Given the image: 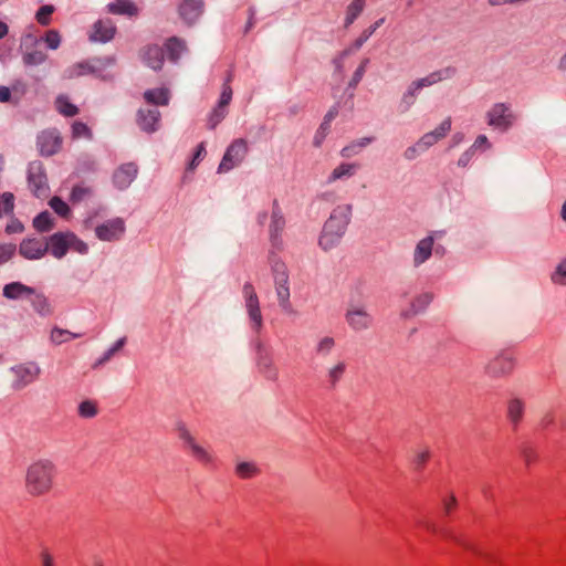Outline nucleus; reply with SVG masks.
I'll return each instance as SVG.
<instances>
[{
    "instance_id": "obj_53",
    "label": "nucleus",
    "mask_w": 566,
    "mask_h": 566,
    "mask_svg": "<svg viewBox=\"0 0 566 566\" xmlns=\"http://www.w3.org/2000/svg\"><path fill=\"white\" fill-rule=\"evenodd\" d=\"M72 134H73V137H75V138H80V137L91 138L92 137L91 129L87 127L86 124H84L82 122H75L72 125Z\"/></svg>"
},
{
    "instance_id": "obj_63",
    "label": "nucleus",
    "mask_w": 566,
    "mask_h": 566,
    "mask_svg": "<svg viewBox=\"0 0 566 566\" xmlns=\"http://www.w3.org/2000/svg\"><path fill=\"white\" fill-rule=\"evenodd\" d=\"M474 154L475 151L473 150V148H468L464 153L461 154V156L459 157L458 159V166L459 167H467L470 161L472 160V158L474 157Z\"/></svg>"
},
{
    "instance_id": "obj_50",
    "label": "nucleus",
    "mask_w": 566,
    "mask_h": 566,
    "mask_svg": "<svg viewBox=\"0 0 566 566\" xmlns=\"http://www.w3.org/2000/svg\"><path fill=\"white\" fill-rule=\"evenodd\" d=\"M54 12V7L51 4L42 6L36 12V21L41 25H48L51 21V14Z\"/></svg>"
},
{
    "instance_id": "obj_46",
    "label": "nucleus",
    "mask_w": 566,
    "mask_h": 566,
    "mask_svg": "<svg viewBox=\"0 0 566 566\" xmlns=\"http://www.w3.org/2000/svg\"><path fill=\"white\" fill-rule=\"evenodd\" d=\"M93 71H94L93 67L88 63L81 62V63H76L73 66L69 67L65 71V73H66L67 77L72 78V77L92 73Z\"/></svg>"
},
{
    "instance_id": "obj_54",
    "label": "nucleus",
    "mask_w": 566,
    "mask_h": 566,
    "mask_svg": "<svg viewBox=\"0 0 566 566\" xmlns=\"http://www.w3.org/2000/svg\"><path fill=\"white\" fill-rule=\"evenodd\" d=\"M329 128H331V125L322 122V124L319 125V127L316 130L315 136L313 138V144L315 147H319L323 144L325 137L329 133Z\"/></svg>"
},
{
    "instance_id": "obj_57",
    "label": "nucleus",
    "mask_w": 566,
    "mask_h": 566,
    "mask_svg": "<svg viewBox=\"0 0 566 566\" xmlns=\"http://www.w3.org/2000/svg\"><path fill=\"white\" fill-rule=\"evenodd\" d=\"M429 458H430L429 449L426 448V449L417 450L415 452V458H413V462H415L417 469L422 468Z\"/></svg>"
},
{
    "instance_id": "obj_41",
    "label": "nucleus",
    "mask_w": 566,
    "mask_h": 566,
    "mask_svg": "<svg viewBox=\"0 0 566 566\" xmlns=\"http://www.w3.org/2000/svg\"><path fill=\"white\" fill-rule=\"evenodd\" d=\"M336 346V340L332 336H324L318 339L315 346V352L321 357L328 356Z\"/></svg>"
},
{
    "instance_id": "obj_49",
    "label": "nucleus",
    "mask_w": 566,
    "mask_h": 566,
    "mask_svg": "<svg viewBox=\"0 0 566 566\" xmlns=\"http://www.w3.org/2000/svg\"><path fill=\"white\" fill-rule=\"evenodd\" d=\"M368 63H369V59H367V57H365V59L360 62L359 66H358V67L356 69V71L354 72V74H353V76H352V78H350V81H349V83H348V86H349V87L355 88V87L358 85V83L361 81V78H363V77H364V75H365L366 67H367Z\"/></svg>"
},
{
    "instance_id": "obj_9",
    "label": "nucleus",
    "mask_w": 566,
    "mask_h": 566,
    "mask_svg": "<svg viewBox=\"0 0 566 566\" xmlns=\"http://www.w3.org/2000/svg\"><path fill=\"white\" fill-rule=\"evenodd\" d=\"M489 126L501 132H507L516 120L511 105L506 103H495L485 114Z\"/></svg>"
},
{
    "instance_id": "obj_32",
    "label": "nucleus",
    "mask_w": 566,
    "mask_h": 566,
    "mask_svg": "<svg viewBox=\"0 0 566 566\" xmlns=\"http://www.w3.org/2000/svg\"><path fill=\"white\" fill-rule=\"evenodd\" d=\"M54 226V218L49 211H43L33 219V227L39 232H49Z\"/></svg>"
},
{
    "instance_id": "obj_56",
    "label": "nucleus",
    "mask_w": 566,
    "mask_h": 566,
    "mask_svg": "<svg viewBox=\"0 0 566 566\" xmlns=\"http://www.w3.org/2000/svg\"><path fill=\"white\" fill-rule=\"evenodd\" d=\"M232 99V88L228 83H223L222 92L218 102V106L227 108Z\"/></svg>"
},
{
    "instance_id": "obj_11",
    "label": "nucleus",
    "mask_w": 566,
    "mask_h": 566,
    "mask_svg": "<svg viewBox=\"0 0 566 566\" xmlns=\"http://www.w3.org/2000/svg\"><path fill=\"white\" fill-rule=\"evenodd\" d=\"M515 360L509 353H500L484 366V374L491 379L505 378L513 371Z\"/></svg>"
},
{
    "instance_id": "obj_25",
    "label": "nucleus",
    "mask_w": 566,
    "mask_h": 566,
    "mask_svg": "<svg viewBox=\"0 0 566 566\" xmlns=\"http://www.w3.org/2000/svg\"><path fill=\"white\" fill-rule=\"evenodd\" d=\"M33 287L21 282H11L3 287V296L8 300L29 298L33 294Z\"/></svg>"
},
{
    "instance_id": "obj_4",
    "label": "nucleus",
    "mask_w": 566,
    "mask_h": 566,
    "mask_svg": "<svg viewBox=\"0 0 566 566\" xmlns=\"http://www.w3.org/2000/svg\"><path fill=\"white\" fill-rule=\"evenodd\" d=\"M452 71L449 69L439 70L428 74L424 77L417 78L412 81L402 93L399 102H398V111L401 114H405L410 111V108L416 104L418 98V93L420 90L431 86L436 83L441 82L450 77Z\"/></svg>"
},
{
    "instance_id": "obj_14",
    "label": "nucleus",
    "mask_w": 566,
    "mask_h": 566,
    "mask_svg": "<svg viewBox=\"0 0 566 566\" xmlns=\"http://www.w3.org/2000/svg\"><path fill=\"white\" fill-rule=\"evenodd\" d=\"M125 221L122 218H113L95 228V234L101 241H117L125 233Z\"/></svg>"
},
{
    "instance_id": "obj_55",
    "label": "nucleus",
    "mask_w": 566,
    "mask_h": 566,
    "mask_svg": "<svg viewBox=\"0 0 566 566\" xmlns=\"http://www.w3.org/2000/svg\"><path fill=\"white\" fill-rule=\"evenodd\" d=\"M44 41L51 50H56L60 46L61 36L57 31L50 30L46 32Z\"/></svg>"
},
{
    "instance_id": "obj_3",
    "label": "nucleus",
    "mask_w": 566,
    "mask_h": 566,
    "mask_svg": "<svg viewBox=\"0 0 566 566\" xmlns=\"http://www.w3.org/2000/svg\"><path fill=\"white\" fill-rule=\"evenodd\" d=\"M270 264L277 305L282 312L291 314L293 313V307L291 303L289 269L286 264L277 258H272Z\"/></svg>"
},
{
    "instance_id": "obj_2",
    "label": "nucleus",
    "mask_w": 566,
    "mask_h": 566,
    "mask_svg": "<svg viewBox=\"0 0 566 566\" xmlns=\"http://www.w3.org/2000/svg\"><path fill=\"white\" fill-rule=\"evenodd\" d=\"M352 217L350 205L335 207L324 224L319 245L325 250L333 249L345 234Z\"/></svg>"
},
{
    "instance_id": "obj_64",
    "label": "nucleus",
    "mask_w": 566,
    "mask_h": 566,
    "mask_svg": "<svg viewBox=\"0 0 566 566\" xmlns=\"http://www.w3.org/2000/svg\"><path fill=\"white\" fill-rule=\"evenodd\" d=\"M206 154V148H205V144L203 143H200L197 147V150L193 155V158L189 165V168L190 169H193L196 167V165L202 159V157L205 156Z\"/></svg>"
},
{
    "instance_id": "obj_44",
    "label": "nucleus",
    "mask_w": 566,
    "mask_h": 566,
    "mask_svg": "<svg viewBox=\"0 0 566 566\" xmlns=\"http://www.w3.org/2000/svg\"><path fill=\"white\" fill-rule=\"evenodd\" d=\"M14 209V196L11 192L0 193V218L2 214H9Z\"/></svg>"
},
{
    "instance_id": "obj_39",
    "label": "nucleus",
    "mask_w": 566,
    "mask_h": 566,
    "mask_svg": "<svg viewBox=\"0 0 566 566\" xmlns=\"http://www.w3.org/2000/svg\"><path fill=\"white\" fill-rule=\"evenodd\" d=\"M432 300H433V294L429 293V292H424V293L418 295L417 297H415V300L411 303V310H410L411 314L416 315L418 313L423 312L429 306V304L432 302Z\"/></svg>"
},
{
    "instance_id": "obj_59",
    "label": "nucleus",
    "mask_w": 566,
    "mask_h": 566,
    "mask_svg": "<svg viewBox=\"0 0 566 566\" xmlns=\"http://www.w3.org/2000/svg\"><path fill=\"white\" fill-rule=\"evenodd\" d=\"M91 193V190L85 187L76 186L73 188L71 192V200L73 202H78L83 200L85 197H87Z\"/></svg>"
},
{
    "instance_id": "obj_20",
    "label": "nucleus",
    "mask_w": 566,
    "mask_h": 566,
    "mask_svg": "<svg viewBox=\"0 0 566 566\" xmlns=\"http://www.w3.org/2000/svg\"><path fill=\"white\" fill-rule=\"evenodd\" d=\"M115 24L111 19H101L93 24L90 40L94 42H107L114 38Z\"/></svg>"
},
{
    "instance_id": "obj_28",
    "label": "nucleus",
    "mask_w": 566,
    "mask_h": 566,
    "mask_svg": "<svg viewBox=\"0 0 566 566\" xmlns=\"http://www.w3.org/2000/svg\"><path fill=\"white\" fill-rule=\"evenodd\" d=\"M374 140L373 137H363L356 140H353L345 147H343L339 151V155L343 158H352L354 156H357L365 147H367L369 144H371Z\"/></svg>"
},
{
    "instance_id": "obj_51",
    "label": "nucleus",
    "mask_w": 566,
    "mask_h": 566,
    "mask_svg": "<svg viewBox=\"0 0 566 566\" xmlns=\"http://www.w3.org/2000/svg\"><path fill=\"white\" fill-rule=\"evenodd\" d=\"M227 115V108L221 106H216L208 119L209 128L213 129L216 126L226 117Z\"/></svg>"
},
{
    "instance_id": "obj_5",
    "label": "nucleus",
    "mask_w": 566,
    "mask_h": 566,
    "mask_svg": "<svg viewBox=\"0 0 566 566\" xmlns=\"http://www.w3.org/2000/svg\"><path fill=\"white\" fill-rule=\"evenodd\" d=\"M45 243L48 245V252L59 260L64 258L69 250H73L80 254H86L88 251L87 244L71 231L55 232L46 239Z\"/></svg>"
},
{
    "instance_id": "obj_18",
    "label": "nucleus",
    "mask_w": 566,
    "mask_h": 566,
    "mask_svg": "<svg viewBox=\"0 0 566 566\" xmlns=\"http://www.w3.org/2000/svg\"><path fill=\"white\" fill-rule=\"evenodd\" d=\"M138 168L135 164L128 163L118 167L113 175V182L116 188L124 190L130 186V184L137 177Z\"/></svg>"
},
{
    "instance_id": "obj_21",
    "label": "nucleus",
    "mask_w": 566,
    "mask_h": 566,
    "mask_svg": "<svg viewBox=\"0 0 566 566\" xmlns=\"http://www.w3.org/2000/svg\"><path fill=\"white\" fill-rule=\"evenodd\" d=\"M137 124L146 133L156 132L160 124V112L158 109L140 108L137 113Z\"/></svg>"
},
{
    "instance_id": "obj_13",
    "label": "nucleus",
    "mask_w": 566,
    "mask_h": 566,
    "mask_svg": "<svg viewBox=\"0 0 566 566\" xmlns=\"http://www.w3.org/2000/svg\"><path fill=\"white\" fill-rule=\"evenodd\" d=\"M28 184L30 190L38 198H45L49 193L48 178L40 161H32L28 168Z\"/></svg>"
},
{
    "instance_id": "obj_61",
    "label": "nucleus",
    "mask_w": 566,
    "mask_h": 566,
    "mask_svg": "<svg viewBox=\"0 0 566 566\" xmlns=\"http://www.w3.org/2000/svg\"><path fill=\"white\" fill-rule=\"evenodd\" d=\"M15 251L14 244H1L0 245V264L9 261Z\"/></svg>"
},
{
    "instance_id": "obj_40",
    "label": "nucleus",
    "mask_w": 566,
    "mask_h": 566,
    "mask_svg": "<svg viewBox=\"0 0 566 566\" xmlns=\"http://www.w3.org/2000/svg\"><path fill=\"white\" fill-rule=\"evenodd\" d=\"M55 106L59 113L67 117L75 116L78 113V108L70 103L69 98L64 95L57 96Z\"/></svg>"
},
{
    "instance_id": "obj_26",
    "label": "nucleus",
    "mask_w": 566,
    "mask_h": 566,
    "mask_svg": "<svg viewBox=\"0 0 566 566\" xmlns=\"http://www.w3.org/2000/svg\"><path fill=\"white\" fill-rule=\"evenodd\" d=\"M144 62L153 70H160L164 63V52L158 45H150L143 50Z\"/></svg>"
},
{
    "instance_id": "obj_27",
    "label": "nucleus",
    "mask_w": 566,
    "mask_h": 566,
    "mask_svg": "<svg viewBox=\"0 0 566 566\" xmlns=\"http://www.w3.org/2000/svg\"><path fill=\"white\" fill-rule=\"evenodd\" d=\"M28 300L34 312L40 316L46 317L52 314V307L48 298L42 293H36L35 290H33V294H31Z\"/></svg>"
},
{
    "instance_id": "obj_1",
    "label": "nucleus",
    "mask_w": 566,
    "mask_h": 566,
    "mask_svg": "<svg viewBox=\"0 0 566 566\" xmlns=\"http://www.w3.org/2000/svg\"><path fill=\"white\" fill-rule=\"evenodd\" d=\"M56 476V467L49 459H39L32 462L25 471V492L34 497L46 495L51 492Z\"/></svg>"
},
{
    "instance_id": "obj_16",
    "label": "nucleus",
    "mask_w": 566,
    "mask_h": 566,
    "mask_svg": "<svg viewBox=\"0 0 566 566\" xmlns=\"http://www.w3.org/2000/svg\"><path fill=\"white\" fill-rule=\"evenodd\" d=\"M20 254L28 260H39L48 253V245L40 239H24L19 247Z\"/></svg>"
},
{
    "instance_id": "obj_34",
    "label": "nucleus",
    "mask_w": 566,
    "mask_h": 566,
    "mask_svg": "<svg viewBox=\"0 0 566 566\" xmlns=\"http://www.w3.org/2000/svg\"><path fill=\"white\" fill-rule=\"evenodd\" d=\"M346 371V363L339 360L327 369V380L331 387H335Z\"/></svg>"
},
{
    "instance_id": "obj_23",
    "label": "nucleus",
    "mask_w": 566,
    "mask_h": 566,
    "mask_svg": "<svg viewBox=\"0 0 566 566\" xmlns=\"http://www.w3.org/2000/svg\"><path fill=\"white\" fill-rule=\"evenodd\" d=\"M256 349H258V360L256 365L259 368V371L270 380H275L277 378V369L273 364L272 358L268 353L264 352L263 345L261 342L256 343Z\"/></svg>"
},
{
    "instance_id": "obj_36",
    "label": "nucleus",
    "mask_w": 566,
    "mask_h": 566,
    "mask_svg": "<svg viewBox=\"0 0 566 566\" xmlns=\"http://www.w3.org/2000/svg\"><path fill=\"white\" fill-rule=\"evenodd\" d=\"M46 59H48L46 53L41 50H36V49L27 51L22 55V61L28 66L41 65L42 63H44L46 61Z\"/></svg>"
},
{
    "instance_id": "obj_19",
    "label": "nucleus",
    "mask_w": 566,
    "mask_h": 566,
    "mask_svg": "<svg viewBox=\"0 0 566 566\" xmlns=\"http://www.w3.org/2000/svg\"><path fill=\"white\" fill-rule=\"evenodd\" d=\"M442 235L443 232H434V234H430L423 239H421L413 251V265L420 266L426 261H428L432 254L433 243H434V235Z\"/></svg>"
},
{
    "instance_id": "obj_42",
    "label": "nucleus",
    "mask_w": 566,
    "mask_h": 566,
    "mask_svg": "<svg viewBox=\"0 0 566 566\" xmlns=\"http://www.w3.org/2000/svg\"><path fill=\"white\" fill-rule=\"evenodd\" d=\"M385 19L377 20L374 24L363 31V33L354 41L353 49L359 50L363 44L376 32V30L384 23Z\"/></svg>"
},
{
    "instance_id": "obj_48",
    "label": "nucleus",
    "mask_w": 566,
    "mask_h": 566,
    "mask_svg": "<svg viewBox=\"0 0 566 566\" xmlns=\"http://www.w3.org/2000/svg\"><path fill=\"white\" fill-rule=\"evenodd\" d=\"M49 205L55 213L63 218H66L70 214V208L67 203L64 202L60 197H53Z\"/></svg>"
},
{
    "instance_id": "obj_60",
    "label": "nucleus",
    "mask_w": 566,
    "mask_h": 566,
    "mask_svg": "<svg viewBox=\"0 0 566 566\" xmlns=\"http://www.w3.org/2000/svg\"><path fill=\"white\" fill-rule=\"evenodd\" d=\"M422 153H424V150L422 149V147L419 146V142H417L415 145L406 148V150L403 151V157L407 160H413Z\"/></svg>"
},
{
    "instance_id": "obj_62",
    "label": "nucleus",
    "mask_w": 566,
    "mask_h": 566,
    "mask_svg": "<svg viewBox=\"0 0 566 566\" xmlns=\"http://www.w3.org/2000/svg\"><path fill=\"white\" fill-rule=\"evenodd\" d=\"M471 148H473L474 151L486 150L491 148V144L485 135H479Z\"/></svg>"
},
{
    "instance_id": "obj_58",
    "label": "nucleus",
    "mask_w": 566,
    "mask_h": 566,
    "mask_svg": "<svg viewBox=\"0 0 566 566\" xmlns=\"http://www.w3.org/2000/svg\"><path fill=\"white\" fill-rule=\"evenodd\" d=\"M419 146L422 147V149L424 151H427L431 146H433L434 144H437L439 140L434 137L433 134H431V132L422 135L419 139Z\"/></svg>"
},
{
    "instance_id": "obj_29",
    "label": "nucleus",
    "mask_w": 566,
    "mask_h": 566,
    "mask_svg": "<svg viewBox=\"0 0 566 566\" xmlns=\"http://www.w3.org/2000/svg\"><path fill=\"white\" fill-rule=\"evenodd\" d=\"M147 103L166 106L169 103L170 94L167 88H154L144 93Z\"/></svg>"
},
{
    "instance_id": "obj_10",
    "label": "nucleus",
    "mask_w": 566,
    "mask_h": 566,
    "mask_svg": "<svg viewBox=\"0 0 566 566\" xmlns=\"http://www.w3.org/2000/svg\"><path fill=\"white\" fill-rule=\"evenodd\" d=\"M10 374L12 376L11 387L14 390H21L38 379L41 368L36 363L30 361L11 367Z\"/></svg>"
},
{
    "instance_id": "obj_15",
    "label": "nucleus",
    "mask_w": 566,
    "mask_h": 566,
    "mask_svg": "<svg viewBox=\"0 0 566 566\" xmlns=\"http://www.w3.org/2000/svg\"><path fill=\"white\" fill-rule=\"evenodd\" d=\"M62 139L57 130H44L38 137L40 153L44 156H52L61 148Z\"/></svg>"
},
{
    "instance_id": "obj_6",
    "label": "nucleus",
    "mask_w": 566,
    "mask_h": 566,
    "mask_svg": "<svg viewBox=\"0 0 566 566\" xmlns=\"http://www.w3.org/2000/svg\"><path fill=\"white\" fill-rule=\"evenodd\" d=\"M178 437L189 450L191 455L205 467L213 465L216 458L213 453L195 439L185 423L177 426Z\"/></svg>"
},
{
    "instance_id": "obj_17",
    "label": "nucleus",
    "mask_w": 566,
    "mask_h": 566,
    "mask_svg": "<svg viewBox=\"0 0 566 566\" xmlns=\"http://www.w3.org/2000/svg\"><path fill=\"white\" fill-rule=\"evenodd\" d=\"M203 0H182L178 12L184 22L192 25L203 12Z\"/></svg>"
},
{
    "instance_id": "obj_47",
    "label": "nucleus",
    "mask_w": 566,
    "mask_h": 566,
    "mask_svg": "<svg viewBox=\"0 0 566 566\" xmlns=\"http://www.w3.org/2000/svg\"><path fill=\"white\" fill-rule=\"evenodd\" d=\"M126 343V337L119 338L104 355L95 363V367L107 363Z\"/></svg>"
},
{
    "instance_id": "obj_52",
    "label": "nucleus",
    "mask_w": 566,
    "mask_h": 566,
    "mask_svg": "<svg viewBox=\"0 0 566 566\" xmlns=\"http://www.w3.org/2000/svg\"><path fill=\"white\" fill-rule=\"evenodd\" d=\"M451 130V118L450 117H447L446 119H443L440 125L431 130V134L434 135V137L440 140L442 138H444L448 133Z\"/></svg>"
},
{
    "instance_id": "obj_7",
    "label": "nucleus",
    "mask_w": 566,
    "mask_h": 566,
    "mask_svg": "<svg viewBox=\"0 0 566 566\" xmlns=\"http://www.w3.org/2000/svg\"><path fill=\"white\" fill-rule=\"evenodd\" d=\"M242 295L251 329L259 334L263 327V316L261 313L259 296L252 283L245 282L243 284Z\"/></svg>"
},
{
    "instance_id": "obj_22",
    "label": "nucleus",
    "mask_w": 566,
    "mask_h": 566,
    "mask_svg": "<svg viewBox=\"0 0 566 566\" xmlns=\"http://www.w3.org/2000/svg\"><path fill=\"white\" fill-rule=\"evenodd\" d=\"M285 227V219L282 210L279 206L277 200L273 201L272 216L270 223V239L274 245H279L281 242V233Z\"/></svg>"
},
{
    "instance_id": "obj_30",
    "label": "nucleus",
    "mask_w": 566,
    "mask_h": 566,
    "mask_svg": "<svg viewBox=\"0 0 566 566\" xmlns=\"http://www.w3.org/2000/svg\"><path fill=\"white\" fill-rule=\"evenodd\" d=\"M107 10L113 14H125L129 17H134L138 12L136 6L128 0H117L116 2H112L107 6Z\"/></svg>"
},
{
    "instance_id": "obj_45",
    "label": "nucleus",
    "mask_w": 566,
    "mask_h": 566,
    "mask_svg": "<svg viewBox=\"0 0 566 566\" xmlns=\"http://www.w3.org/2000/svg\"><path fill=\"white\" fill-rule=\"evenodd\" d=\"M551 281L557 285H566V259L562 260L551 274Z\"/></svg>"
},
{
    "instance_id": "obj_8",
    "label": "nucleus",
    "mask_w": 566,
    "mask_h": 566,
    "mask_svg": "<svg viewBox=\"0 0 566 566\" xmlns=\"http://www.w3.org/2000/svg\"><path fill=\"white\" fill-rule=\"evenodd\" d=\"M344 317L348 327L355 333L365 332L374 324V317L364 304L349 303Z\"/></svg>"
},
{
    "instance_id": "obj_38",
    "label": "nucleus",
    "mask_w": 566,
    "mask_h": 566,
    "mask_svg": "<svg viewBox=\"0 0 566 566\" xmlns=\"http://www.w3.org/2000/svg\"><path fill=\"white\" fill-rule=\"evenodd\" d=\"M166 48L169 59L177 61L180 57V54L186 50V43L182 40L174 36L167 41Z\"/></svg>"
},
{
    "instance_id": "obj_43",
    "label": "nucleus",
    "mask_w": 566,
    "mask_h": 566,
    "mask_svg": "<svg viewBox=\"0 0 566 566\" xmlns=\"http://www.w3.org/2000/svg\"><path fill=\"white\" fill-rule=\"evenodd\" d=\"M78 337L77 334H73L67 329H62L59 327H55L51 331L50 339L52 343L56 345H61L65 342H67L71 338Z\"/></svg>"
},
{
    "instance_id": "obj_12",
    "label": "nucleus",
    "mask_w": 566,
    "mask_h": 566,
    "mask_svg": "<svg viewBox=\"0 0 566 566\" xmlns=\"http://www.w3.org/2000/svg\"><path fill=\"white\" fill-rule=\"evenodd\" d=\"M248 154V144L244 139L233 140L227 148L223 158L218 167V172H227L240 165Z\"/></svg>"
},
{
    "instance_id": "obj_33",
    "label": "nucleus",
    "mask_w": 566,
    "mask_h": 566,
    "mask_svg": "<svg viewBox=\"0 0 566 566\" xmlns=\"http://www.w3.org/2000/svg\"><path fill=\"white\" fill-rule=\"evenodd\" d=\"M259 472H260V469L253 462L241 461V462H238L235 465V474L241 479H251V478L258 475Z\"/></svg>"
},
{
    "instance_id": "obj_35",
    "label": "nucleus",
    "mask_w": 566,
    "mask_h": 566,
    "mask_svg": "<svg viewBox=\"0 0 566 566\" xmlns=\"http://www.w3.org/2000/svg\"><path fill=\"white\" fill-rule=\"evenodd\" d=\"M77 413L84 419H92L96 417L98 413L97 402L91 399L81 401L77 407Z\"/></svg>"
},
{
    "instance_id": "obj_37",
    "label": "nucleus",
    "mask_w": 566,
    "mask_h": 566,
    "mask_svg": "<svg viewBox=\"0 0 566 566\" xmlns=\"http://www.w3.org/2000/svg\"><path fill=\"white\" fill-rule=\"evenodd\" d=\"M365 7V0H353L347 7L345 28H348L363 12Z\"/></svg>"
},
{
    "instance_id": "obj_31",
    "label": "nucleus",
    "mask_w": 566,
    "mask_h": 566,
    "mask_svg": "<svg viewBox=\"0 0 566 566\" xmlns=\"http://www.w3.org/2000/svg\"><path fill=\"white\" fill-rule=\"evenodd\" d=\"M524 403L521 399H511L507 403V418L514 424L517 426L523 418Z\"/></svg>"
},
{
    "instance_id": "obj_24",
    "label": "nucleus",
    "mask_w": 566,
    "mask_h": 566,
    "mask_svg": "<svg viewBox=\"0 0 566 566\" xmlns=\"http://www.w3.org/2000/svg\"><path fill=\"white\" fill-rule=\"evenodd\" d=\"M358 169L359 165L356 163H342L332 170L327 177V182L333 184L337 180L349 179L357 172Z\"/></svg>"
}]
</instances>
